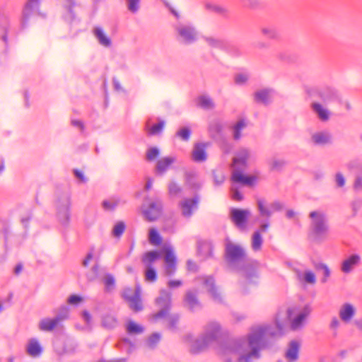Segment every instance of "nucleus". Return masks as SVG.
<instances>
[{"label":"nucleus","instance_id":"nucleus-1","mask_svg":"<svg viewBox=\"0 0 362 362\" xmlns=\"http://www.w3.org/2000/svg\"><path fill=\"white\" fill-rule=\"evenodd\" d=\"M291 315L287 310L285 317L277 313L274 325L259 327L248 335L247 341L243 339L228 341L223 347V354L227 362H252L260 358L259 351L267 345L268 337H279L284 334L285 319Z\"/></svg>","mask_w":362,"mask_h":362},{"label":"nucleus","instance_id":"nucleus-2","mask_svg":"<svg viewBox=\"0 0 362 362\" xmlns=\"http://www.w3.org/2000/svg\"><path fill=\"white\" fill-rule=\"evenodd\" d=\"M224 257L228 269L241 272L250 282L257 277L259 264L257 261L247 259L245 250H226Z\"/></svg>","mask_w":362,"mask_h":362},{"label":"nucleus","instance_id":"nucleus-3","mask_svg":"<svg viewBox=\"0 0 362 362\" xmlns=\"http://www.w3.org/2000/svg\"><path fill=\"white\" fill-rule=\"evenodd\" d=\"M310 225L308 238L311 242L321 243L327 239L329 227L327 215L322 211H313L309 214Z\"/></svg>","mask_w":362,"mask_h":362},{"label":"nucleus","instance_id":"nucleus-4","mask_svg":"<svg viewBox=\"0 0 362 362\" xmlns=\"http://www.w3.org/2000/svg\"><path fill=\"white\" fill-rule=\"evenodd\" d=\"M221 335V325L217 322H210L204 327V333L190 345V352L198 354L204 351L207 347L216 341Z\"/></svg>","mask_w":362,"mask_h":362},{"label":"nucleus","instance_id":"nucleus-5","mask_svg":"<svg viewBox=\"0 0 362 362\" xmlns=\"http://www.w3.org/2000/svg\"><path fill=\"white\" fill-rule=\"evenodd\" d=\"M156 303L160 310L152 315L155 321L168 315L171 308V293L164 289L161 290L159 296L156 299Z\"/></svg>","mask_w":362,"mask_h":362},{"label":"nucleus","instance_id":"nucleus-6","mask_svg":"<svg viewBox=\"0 0 362 362\" xmlns=\"http://www.w3.org/2000/svg\"><path fill=\"white\" fill-rule=\"evenodd\" d=\"M71 197L69 194H63L56 202L57 216L63 226H67L70 220Z\"/></svg>","mask_w":362,"mask_h":362},{"label":"nucleus","instance_id":"nucleus-7","mask_svg":"<svg viewBox=\"0 0 362 362\" xmlns=\"http://www.w3.org/2000/svg\"><path fill=\"white\" fill-rule=\"evenodd\" d=\"M177 40L184 44H192L198 39L196 28L189 24H179L175 26Z\"/></svg>","mask_w":362,"mask_h":362},{"label":"nucleus","instance_id":"nucleus-8","mask_svg":"<svg viewBox=\"0 0 362 362\" xmlns=\"http://www.w3.org/2000/svg\"><path fill=\"white\" fill-rule=\"evenodd\" d=\"M199 197L195 195L192 198H185L179 203V207L181 210L182 215L186 218H189L194 211L198 209L199 203Z\"/></svg>","mask_w":362,"mask_h":362},{"label":"nucleus","instance_id":"nucleus-9","mask_svg":"<svg viewBox=\"0 0 362 362\" xmlns=\"http://www.w3.org/2000/svg\"><path fill=\"white\" fill-rule=\"evenodd\" d=\"M162 203L156 199L151 201L146 206H144L143 214L146 220L153 221L156 220L161 214Z\"/></svg>","mask_w":362,"mask_h":362},{"label":"nucleus","instance_id":"nucleus-10","mask_svg":"<svg viewBox=\"0 0 362 362\" xmlns=\"http://www.w3.org/2000/svg\"><path fill=\"white\" fill-rule=\"evenodd\" d=\"M203 284L215 303L218 304L224 303L223 297L219 291L218 288L216 286L215 280L213 276H204Z\"/></svg>","mask_w":362,"mask_h":362},{"label":"nucleus","instance_id":"nucleus-11","mask_svg":"<svg viewBox=\"0 0 362 362\" xmlns=\"http://www.w3.org/2000/svg\"><path fill=\"white\" fill-rule=\"evenodd\" d=\"M250 215V211L247 209H232L230 213L231 221L241 230L246 228V223Z\"/></svg>","mask_w":362,"mask_h":362},{"label":"nucleus","instance_id":"nucleus-12","mask_svg":"<svg viewBox=\"0 0 362 362\" xmlns=\"http://www.w3.org/2000/svg\"><path fill=\"white\" fill-rule=\"evenodd\" d=\"M67 310H65L64 314L57 315L54 319L44 318L39 323V329L42 331H52L53 330L59 322L66 317Z\"/></svg>","mask_w":362,"mask_h":362},{"label":"nucleus","instance_id":"nucleus-13","mask_svg":"<svg viewBox=\"0 0 362 362\" xmlns=\"http://www.w3.org/2000/svg\"><path fill=\"white\" fill-rule=\"evenodd\" d=\"M209 143H197L195 144L192 151V158L194 161L202 163L207 159V153L206 151Z\"/></svg>","mask_w":362,"mask_h":362},{"label":"nucleus","instance_id":"nucleus-14","mask_svg":"<svg viewBox=\"0 0 362 362\" xmlns=\"http://www.w3.org/2000/svg\"><path fill=\"white\" fill-rule=\"evenodd\" d=\"M165 252L164 261L165 264V274L173 276L177 269V258L173 250H164Z\"/></svg>","mask_w":362,"mask_h":362},{"label":"nucleus","instance_id":"nucleus-15","mask_svg":"<svg viewBox=\"0 0 362 362\" xmlns=\"http://www.w3.org/2000/svg\"><path fill=\"white\" fill-rule=\"evenodd\" d=\"M300 343L296 340L291 341L285 352L284 357L289 362H295L299 358Z\"/></svg>","mask_w":362,"mask_h":362},{"label":"nucleus","instance_id":"nucleus-16","mask_svg":"<svg viewBox=\"0 0 362 362\" xmlns=\"http://www.w3.org/2000/svg\"><path fill=\"white\" fill-rule=\"evenodd\" d=\"M361 262V257L353 254L341 262V270L344 274H349Z\"/></svg>","mask_w":362,"mask_h":362},{"label":"nucleus","instance_id":"nucleus-17","mask_svg":"<svg viewBox=\"0 0 362 362\" xmlns=\"http://www.w3.org/2000/svg\"><path fill=\"white\" fill-rule=\"evenodd\" d=\"M310 312V308L308 305L305 306L303 310L298 314V315L291 322V329L295 331L300 329L303 325L305 318L309 315Z\"/></svg>","mask_w":362,"mask_h":362},{"label":"nucleus","instance_id":"nucleus-18","mask_svg":"<svg viewBox=\"0 0 362 362\" xmlns=\"http://www.w3.org/2000/svg\"><path fill=\"white\" fill-rule=\"evenodd\" d=\"M356 314V309L351 303L343 304L339 310V315L340 319L344 322H349Z\"/></svg>","mask_w":362,"mask_h":362},{"label":"nucleus","instance_id":"nucleus-19","mask_svg":"<svg viewBox=\"0 0 362 362\" xmlns=\"http://www.w3.org/2000/svg\"><path fill=\"white\" fill-rule=\"evenodd\" d=\"M129 308L135 313L139 312L143 309V305L141 299V288L137 285L135 288V294L133 298H131L128 301Z\"/></svg>","mask_w":362,"mask_h":362},{"label":"nucleus","instance_id":"nucleus-20","mask_svg":"<svg viewBox=\"0 0 362 362\" xmlns=\"http://www.w3.org/2000/svg\"><path fill=\"white\" fill-rule=\"evenodd\" d=\"M185 302L191 311L201 308V303L197 298V294L191 291H188L186 293Z\"/></svg>","mask_w":362,"mask_h":362},{"label":"nucleus","instance_id":"nucleus-21","mask_svg":"<svg viewBox=\"0 0 362 362\" xmlns=\"http://www.w3.org/2000/svg\"><path fill=\"white\" fill-rule=\"evenodd\" d=\"M232 180L238 183H241L245 185H252L255 180V177L254 176H245L241 172L234 170L232 174Z\"/></svg>","mask_w":362,"mask_h":362},{"label":"nucleus","instance_id":"nucleus-22","mask_svg":"<svg viewBox=\"0 0 362 362\" xmlns=\"http://www.w3.org/2000/svg\"><path fill=\"white\" fill-rule=\"evenodd\" d=\"M160 257V254L158 250H152L146 252L141 259L142 263L145 267H153V263L157 261Z\"/></svg>","mask_w":362,"mask_h":362},{"label":"nucleus","instance_id":"nucleus-23","mask_svg":"<svg viewBox=\"0 0 362 362\" xmlns=\"http://www.w3.org/2000/svg\"><path fill=\"white\" fill-rule=\"evenodd\" d=\"M312 140L317 145H325L331 142L332 136L327 132H317L313 134Z\"/></svg>","mask_w":362,"mask_h":362},{"label":"nucleus","instance_id":"nucleus-24","mask_svg":"<svg viewBox=\"0 0 362 362\" xmlns=\"http://www.w3.org/2000/svg\"><path fill=\"white\" fill-rule=\"evenodd\" d=\"M40 1L39 0H28L27 2L25 9L23 11L24 21L28 20L30 16L33 13H35L39 8Z\"/></svg>","mask_w":362,"mask_h":362},{"label":"nucleus","instance_id":"nucleus-25","mask_svg":"<svg viewBox=\"0 0 362 362\" xmlns=\"http://www.w3.org/2000/svg\"><path fill=\"white\" fill-rule=\"evenodd\" d=\"M312 110L317 114L319 119L322 121H327L329 119V113L328 110L323 107V106L317 102H313L311 104Z\"/></svg>","mask_w":362,"mask_h":362},{"label":"nucleus","instance_id":"nucleus-26","mask_svg":"<svg viewBox=\"0 0 362 362\" xmlns=\"http://www.w3.org/2000/svg\"><path fill=\"white\" fill-rule=\"evenodd\" d=\"M93 34L101 45L106 47L111 45V40L105 35L101 28L95 27L93 29Z\"/></svg>","mask_w":362,"mask_h":362},{"label":"nucleus","instance_id":"nucleus-27","mask_svg":"<svg viewBox=\"0 0 362 362\" xmlns=\"http://www.w3.org/2000/svg\"><path fill=\"white\" fill-rule=\"evenodd\" d=\"M250 158V152L246 148L238 151L236 156L233 158V164L235 165H246L247 161Z\"/></svg>","mask_w":362,"mask_h":362},{"label":"nucleus","instance_id":"nucleus-28","mask_svg":"<svg viewBox=\"0 0 362 362\" xmlns=\"http://www.w3.org/2000/svg\"><path fill=\"white\" fill-rule=\"evenodd\" d=\"M272 90L271 89H263L255 92V100L257 103H262L267 105L270 101Z\"/></svg>","mask_w":362,"mask_h":362},{"label":"nucleus","instance_id":"nucleus-29","mask_svg":"<svg viewBox=\"0 0 362 362\" xmlns=\"http://www.w3.org/2000/svg\"><path fill=\"white\" fill-rule=\"evenodd\" d=\"M257 209L259 214L262 217L269 218L272 216V210L269 208V204H268L264 199H258L257 201Z\"/></svg>","mask_w":362,"mask_h":362},{"label":"nucleus","instance_id":"nucleus-30","mask_svg":"<svg viewBox=\"0 0 362 362\" xmlns=\"http://www.w3.org/2000/svg\"><path fill=\"white\" fill-rule=\"evenodd\" d=\"M175 162L173 157H165L160 159L156 164V170L160 173L165 172L169 166Z\"/></svg>","mask_w":362,"mask_h":362},{"label":"nucleus","instance_id":"nucleus-31","mask_svg":"<svg viewBox=\"0 0 362 362\" xmlns=\"http://www.w3.org/2000/svg\"><path fill=\"white\" fill-rule=\"evenodd\" d=\"M286 163L284 159L272 158L268 160L269 170L272 171H281L285 167Z\"/></svg>","mask_w":362,"mask_h":362},{"label":"nucleus","instance_id":"nucleus-32","mask_svg":"<svg viewBox=\"0 0 362 362\" xmlns=\"http://www.w3.org/2000/svg\"><path fill=\"white\" fill-rule=\"evenodd\" d=\"M27 352L30 356H35L42 352L39 343L34 339H31L27 347Z\"/></svg>","mask_w":362,"mask_h":362},{"label":"nucleus","instance_id":"nucleus-33","mask_svg":"<svg viewBox=\"0 0 362 362\" xmlns=\"http://www.w3.org/2000/svg\"><path fill=\"white\" fill-rule=\"evenodd\" d=\"M314 267L317 271L322 272L323 277L321 279V282L322 284L326 283L331 273L328 267L325 264L321 262L315 263Z\"/></svg>","mask_w":362,"mask_h":362},{"label":"nucleus","instance_id":"nucleus-34","mask_svg":"<svg viewBox=\"0 0 362 362\" xmlns=\"http://www.w3.org/2000/svg\"><path fill=\"white\" fill-rule=\"evenodd\" d=\"M102 325L106 329H114L117 325V320L115 316L106 315L103 317Z\"/></svg>","mask_w":362,"mask_h":362},{"label":"nucleus","instance_id":"nucleus-35","mask_svg":"<svg viewBox=\"0 0 362 362\" xmlns=\"http://www.w3.org/2000/svg\"><path fill=\"white\" fill-rule=\"evenodd\" d=\"M197 105L205 110H211L214 107L213 100L209 97L206 95H202L198 98Z\"/></svg>","mask_w":362,"mask_h":362},{"label":"nucleus","instance_id":"nucleus-36","mask_svg":"<svg viewBox=\"0 0 362 362\" xmlns=\"http://www.w3.org/2000/svg\"><path fill=\"white\" fill-rule=\"evenodd\" d=\"M149 243L153 246H160L162 238L155 228H151L148 234Z\"/></svg>","mask_w":362,"mask_h":362},{"label":"nucleus","instance_id":"nucleus-37","mask_svg":"<svg viewBox=\"0 0 362 362\" xmlns=\"http://www.w3.org/2000/svg\"><path fill=\"white\" fill-rule=\"evenodd\" d=\"M206 7L211 11L223 16H227V14L228 13V11L226 7H223L218 4H207L206 5Z\"/></svg>","mask_w":362,"mask_h":362},{"label":"nucleus","instance_id":"nucleus-38","mask_svg":"<svg viewBox=\"0 0 362 362\" xmlns=\"http://www.w3.org/2000/svg\"><path fill=\"white\" fill-rule=\"evenodd\" d=\"M160 338H161L160 334H159L158 332L153 333L148 337V339L146 340L147 346L151 349H153L154 348H156L157 344L159 343Z\"/></svg>","mask_w":362,"mask_h":362},{"label":"nucleus","instance_id":"nucleus-39","mask_svg":"<svg viewBox=\"0 0 362 362\" xmlns=\"http://www.w3.org/2000/svg\"><path fill=\"white\" fill-rule=\"evenodd\" d=\"M168 319V327L171 330H175L177 328V325L180 320V315L177 313L174 314H168V315L165 317Z\"/></svg>","mask_w":362,"mask_h":362},{"label":"nucleus","instance_id":"nucleus-40","mask_svg":"<svg viewBox=\"0 0 362 362\" xmlns=\"http://www.w3.org/2000/svg\"><path fill=\"white\" fill-rule=\"evenodd\" d=\"M126 225L124 221H117L112 228V234L114 237L119 238L123 234Z\"/></svg>","mask_w":362,"mask_h":362},{"label":"nucleus","instance_id":"nucleus-41","mask_svg":"<svg viewBox=\"0 0 362 362\" xmlns=\"http://www.w3.org/2000/svg\"><path fill=\"white\" fill-rule=\"evenodd\" d=\"M165 125L164 121H160L158 123L153 125L151 127L146 126L148 135H156L160 134Z\"/></svg>","mask_w":362,"mask_h":362},{"label":"nucleus","instance_id":"nucleus-42","mask_svg":"<svg viewBox=\"0 0 362 362\" xmlns=\"http://www.w3.org/2000/svg\"><path fill=\"white\" fill-rule=\"evenodd\" d=\"M261 33L265 37L269 39H275L278 37L277 31L272 27L262 28Z\"/></svg>","mask_w":362,"mask_h":362},{"label":"nucleus","instance_id":"nucleus-43","mask_svg":"<svg viewBox=\"0 0 362 362\" xmlns=\"http://www.w3.org/2000/svg\"><path fill=\"white\" fill-rule=\"evenodd\" d=\"M157 279V273L153 267H146L145 280L148 282H154Z\"/></svg>","mask_w":362,"mask_h":362},{"label":"nucleus","instance_id":"nucleus-44","mask_svg":"<svg viewBox=\"0 0 362 362\" xmlns=\"http://www.w3.org/2000/svg\"><path fill=\"white\" fill-rule=\"evenodd\" d=\"M246 124L243 120H240L233 127V138L235 140L241 137V130L245 127Z\"/></svg>","mask_w":362,"mask_h":362},{"label":"nucleus","instance_id":"nucleus-45","mask_svg":"<svg viewBox=\"0 0 362 362\" xmlns=\"http://www.w3.org/2000/svg\"><path fill=\"white\" fill-rule=\"evenodd\" d=\"M127 330L129 334H140L144 331V328L134 322H129L127 326Z\"/></svg>","mask_w":362,"mask_h":362},{"label":"nucleus","instance_id":"nucleus-46","mask_svg":"<svg viewBox=\"0 0 362 362\" xmlns=\"http://www.w3.org/2000/svg\"><path fill=\"white\" fill-rule=\"evenodd\" d=\"M317 95L323 102H327L331 100L333 96L332 92L329 89H323L317 91Z\"/></svg>","mask_w":362,"mask_h":362},{"label":"nucleus","instance_id":"nucleus-47","mask_svg":"<svg viewBox=\"0 0 362 362\" xmlns=\"http://www.w3.org/2000/svg\"><path fill=\"white\" fill-rule=\"evenodd\" d=\"M168 192L171 196H176L182 192V188L176 182L171 181L168 185Z\"/></svg>","mask_w":362,"mask_h":362},{"label":"nucleus","instance_id":"nucleus-48","mask_svg":"<svg viewBox=\"0 0 362 362\" xmlns=\"http://www.w3.org/2000/svg\"><path fill=\"white\" fill-rule=\"evenodd\" d=\"M262 238L259 231L254 233L252 239V246L254 249H258L261 247Z\"/></svg>","mask_w":362,"mask_h":362},{"label":"nucleus","instance_id":"nucleus-49","mask_svg":"<svg viewBox=\"0 0 362 362\" xmlns=\"http://www.w3.org/2000/svg\"><path fill=\"white\" fill-rule=\"evenodd\" d=\"M214 182L216 185H221L225 180V176L223 172L218 170L212 171Z\"/></svg>","mask_w":362,"mask_h":362},{"label":"nucleus","instance_id":"nucleus-50","mask_svg":"<svg viewBox=\"0 0 362 362\" xmlns=\"http://www.w3.org/2000/svg\"><path fill=\"white\" fill-rule=\"evenodd\" d=\"M102 205L105 210L112 211L118 205V201L115 199L104 200Z\"/></svg>","mask_w":362,"mask_h":362},{"label":"nucleus","instance_id":"nucleus-51","mask_svg":"<svg viewBox=\"0 0 362 362\" xmlns=\"http://www.w3.org/2000/svg\"><path fill=\"white\" fill-rule=\"evenodd\" d=\"M176 135L183 141H188L191 135V131L187 127H184L177 132Z\"/></svg>","mask_w":362,"mask_h":362},{"label":"nucleus","instance_id":"nucleus-52","mask_svg":"<svg viewBox=\"0 0 362 362\" xmlns=\"http://www.w3.org/2000/svg\"><path fill=\"white\" fill-rule=\"evenodd\" d=\"M159 155V150L156 147L150 148L146 152V160H154Z\"/></svg>","mask_w":362,"mask_h":362},{"label":"nucleus","instance_id":"nucleus-53","mask_svg":"<svg viewBox=\"0 0 362 362\" xmlns=\"http://www.w3.org/2000/svg\"><path fill=\"white\" fill-rule=\"evenodd\" d=\"M204 40L206 42V43L211 47L220 48L222 46V42L218 39H216L211 37H204Z\"/></svg>","mask_w":362,"mask_h":362},{"label":"nucleus","instance_id":"nucleus-54","mask_svg":"<svg viewBox=\"0 0 362 362\" xmlns=\"http://www.w3.org/2000/svg\"><path fill=\"white\" fill-rule=\"evenodd\" d=\"M127 7L132 13H136L139 8L140 0H127Z\"/></svg>","mask_w":362,"mask_h":362},{"label":"nucleus","instance_id":"nucleus-55","mask_svg":"<svg viewBox=\"0 0 362 362\" xmlns=\"http://www.w3.org/2000/svg\"><path fill=\"white\" fill-rule=\"evenodd\" d=\"M197 246L198 249H211L214 245L209 240L198 239Z\"/></svg>","mask_w":362,"mask_h":362},{"label":"nucleus","instance_id":"nucleus-56","mask_svg":"<svg viewBox=\"0 0 362 362\" xmlns=\"http://www.w3.org/2000/svg\"><path fill=\"white\" fill-rule=\"evenodd\" d=\"M248 80V76L245 74H238L235 76V83L238 85H243Z\"/></svg>","mask_w":362,"mask_h":362},{"label":"nucleus","instance_id":"nucleus-57","mask_svg":"<svg viewBox=\"0 0 362 362\" xmlns=\"http://www.w3.org/2000/svg\"><path fill=\"white\" fill-rule=\"evenodd\" d=\"M134 294L135 289L133 290L131 288H127L124 290L122 293V298L128 302L131 298H133L134 296Z\"/></svg>","mask_w":362,"mask_h":362},{"label":"nucleus","instance_id":"nucleus-58","mask_svg":"<svg viewBox=\"0 0 362 362\" xmlns=\"http://www.w3.org/2000/svg\"><path fill=\"white\" fill-rule=\"evenodd\" d=\"M304 280L305 282L311 284H314L316 282V279L314 273L310 271L305 272Z\"/></svg>","mask_w":362,"mask_h":362},{"label":"nucleus","instance_id":"nucleus-59","mask_svg":"<svg viewBox=\"0 0 362 362\" xmlns=\"http://www.w3.org/2000/svg\"><path fill=\"white\" fill-rule=\"evenodd\" d=\"M231 196L233 200L238 202H240L243 199V195L234 187H231Z\"/></svg>","mask_w":362,"mask_h":362},{"label":"nucleus","instance_id":"nucleus-60","mask_svg":"<svg viewBox=\"0 0 362 362\" xmlns=\"http://www.w3.org/2000/svg\"><path fill=\"white\" fill-rule=\"evenodd\" d=\"M269 208L271 209L272 214L275 211L282 210V209L284 208V205L280 202L276 201L269 204Z\"/></svg>","mask_w":362,"mask_h":362},{"label":"nucleus","instance_id":"nucleus-61","mask_svg":"<svg viewBox=\"0 0 362 362\" xmlns=\"http://www.w3.org/2000/svg\"><path fill=\"white\" fill-rule=\"evenodd\" d=\"M104 283L105 286L109 288L115 285V279L111 274H107L104 278Z\"/></svg>","mask_w":362,"mask_h":362},{"label":"nucleus","instance_id":"nucleus-62","mask_svg":"<svg viewBox=\"0 0 362 362\" xmlns=\"http://www.w3.org/2000/svg\"><path fill=\"white\" fill-rule=\"evenodd\" d=\"M244 6L247 8H255L259 4L258 0H240Z\"/></svg>","mask_w":362,"mask_h":362},{"label":"nucleus","instance_id":"nucleus-63","mask_svg":"<svg viewBox=\"0 0 362 362\" xmlns=\"http://www.w3.org/2000/svg\"><path fill=\"white\" fill-rule=\"evenodd\" d=\"M83 300L82 298L78 295H71L68 298V303L71 305H76Z\"/></svg>","mask_w":362,"mask_h":362},{"label":"nucleus","instance_id":"nucleus-64","mask_svg":"<svg viewBox=\"0 0 362 362\" xmlns=\"http://www.w3.org/2000/svg\"><path fill=\"white\" fill-rule=\"evenodd\" d=\"M336 182L338 187H342L345 185V179L341 173H337L335 177Z\"/></svg>","mask_w":362,"mask_h":362}]
</instances>
